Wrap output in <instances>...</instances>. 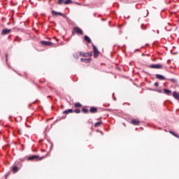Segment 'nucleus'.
<instances>
[{"label": "nucleus", "mask_w": 179, "mask_h": 179, "mask_svg": "<svg viewBox=\"0 0 179 179\" xmlns=\"http://www.w3.org/2000/svg\"><path fill=\"white\" fill-rule=\"evenodd\" d=\"M73 113H76V114H80V109L77 108L74 110Z\"/></svg>", "instance_id": "obj_21"}, {"label": "nucleus", "mask_w": 179, "mask_h": 179, "mask_svg": "<svg viewBox=\"0 0 179 179\" xmlns=\"http://www.w3.org/2000/svg\"><path fill=\"white\" fill-rule=\"evenodd\" d=\"M5 57H6V60L8 61V53H6V54H5Z\"/></svg>", "instance_id": "obj_27"}, {"label": "nucleus", "mask_w": 179, "mask_h": 179, "mask_svg": "<svg viewBox=\"0 0 179 179\" xmlns=\"http://www.w3.org/2000/svg\"><path fill=\"white\" fill-rule=\"evenodd\" d=\"M84 40H85V41H87V43H92V40L87 36H84Z\"/></svg>", "instance_id": "obj_13"}, {"label": "nucleus", "mask_w": 179, "mask_h": 179, "mask_svg": "<svg viewBox=\"0 0 179 179\" xmlns=\"http://www.w3.org/2000/svg\"><path fill=\"white\" fill-rule=\"evenodd\" d=\"M19 171V168L17 166L13 167V173H17Z\"/></svg>", "instance_id": "obj_18"}, {"label": "nucleus", "mask_w": 179, "mask_h": 179, "mask_svg": "<svg viewBox=\"0 0 179 179\" xmlns=\"http://www.w3.org/2000/svg\"><path fill=\"white\" fill-rule=\"evenodd\" d=\"M170 82H172V83H177V80L176 79H169Z\"/></svg>", "instance_id": "obj_24"}, {"label": "nucleus", "mask_w": 179, "mask_h": 179, "mask_svg": "<svg viewBox=\"0 0 179 179\" xmlns=\"http://www.w3.org/2000/svg\"><path fill=\"white\" fill-rule=\"evenodd\" d=\"M131 124H132L133 125H139L141 124V122L138 120H133L131 121Z\"/></svg>", "instance_id": "obj_9"}, {"label": "nucleus", "mask_w": 179, "mask_h": 179, "mask_svg": "<svg viewBox=\"0 0 179 179\" xmlns=\"http://www.w3.org/2000/svg\"><path fill=\"white\" fill-rule=\"evenodd\" d=\"M155 86H156V87H157L159 86V83H155Z\"/></svg>", "instance_id": "obj_28"}, {"label": "nucleus", "mask_w": 179, "mask_h": 179, "mask_svg": "<svg viewBox=\"0 0 179 179\" xmlns=\"http://www.w3.org/2000/svg\"><path fill=\"white\" fill-rule=\"evenodd\" d=\"M52 16H58V15H59V16H64L62 13L57 12L55 10L52 11Z\"/></svg>", "instance_id": "obj_8"}, {"label": "nucleus", "mask_w": 179, "mask_h": 179, "mask_svg": "<svg viewBox=\"0 0 179 179\" xmlns=\"http://www.w3.org/2000/svg\"><path fill=\"white\" fill-rule=\"evenodd\" d=\"M90 113H91L92 114H94L95 113H97V108L94 106L91 107L90 109Z\"/></svg>", "instance_id": "obj_10"}, {"label": "nucleus", "mask_w": 179, "mask_h": 179, "mask_svg": "<svg viewBox=\"0 0 179 179\" xmlns=\"http://www.w3.org/2000/svg\"><path fill=\"white\" fill-rule=\"evenodd\" d=\"M87 61H88V62H90V61H92V58L87 59Z\"/></svg>", "instance_id": "obj_29"}, {"label": "nucleus", "mask_w": 179, "mask_h": 179, "mask_svg": "<svg viewBox=\"0 0 179 179\" xmlns=\"http://www.w3.org/2000/svg\"><path fill=\"white\" fill-rule=\"evenodd\" d=\"M155 78L156 79H159V80H166V77L160 74H156Z\"/></svg>", "instance_id": "obj_7"}, {"label": "nucleus", "mask_w": 179, "mask_h": 179, "mask_svg": "<svg viewBox=\"0 0 179 179\" xmlns=\"http://www.w3.org/2000/svg\"><path fill=\"white\" fill-rule=\"evenodd\" d=\"M43 159H44V157H40V156H38V155H32L31 157H29L28 160L34 162L36 160H43Z\"/></svg>", "instance_id": "obj_1"}, {"label": "nucleus", "mask_w": 179, "mask_h": 179, "mask_svg": "<svg viewBox=\"0 0 179 179\" xmlns=\"http://www.w3.org/2000/svg\"><path fill=\"white\" fill-rule=\"evenodd\" d=\"M80 61H81V62H86V61H87V59L81 58Z\"/></svg>", "instance_id": "obj_26"}, {"label": "nucleus", "mask_w": 179, "mask_h": 179, "mask_svg": "<svg viewBox=\"0 0 179 179\" xmlns=\"http://www.w3.org/2000/svg\"><path fill=\"white\" fill-rule=\"evenodd\" d=\"M148 67L151 69H163V64H150Z\"/></svg>", "instance_id": "obj_2"}, {"label": "nucleus", "mask_w": 179, "mask_h": 179, "mask_svg": "<svg viewBox=\"0 0 179 179\" xmlns=\"http://www.w3.org/2000/svg\"><path fill=\"white\" fill-rule=\"evenodd\" d=\"M92 47H93V51H94V57L97 58V57L100 55V52H99V50L97 49L96 45H92Z\"/></svg>", "instance_id": "obj_4"}, {"label": "nucleus", "mask_w": 179, "mask_h": 179, "mask_svg": "<svg viewBox=\"0 0 179 179\" xmlns=\"http://www.w3.org/2000/svg\"><path fill=\"white\" fill-rule=\"evenodd\" d=\"M164 93H165V94H167L168 96H170V94H171V90L164 89Z\"/></svg>", "instance_id": "obj_15"}, {"label": "nucleus", "mask_w": 179, "mask_h": 179, "mask_svg": "<svg viewBox=\"0 0 179 179\" xmlns=\"http://www.w3.org/2000/svg\"><path fill=\"white\" fill-rule=\"evenodd\" d=\"M69 3H72V0H66L64 1V5H69Z\"/></svg>", "instance_id": "obj_19"}, {"label": "nucleus", "mask_w": 179, "mask_h": 179, "mask_svg": "<svg viewBox=\"0 0 179 179\" xmlns=\"http://www.w3.org/2000/svg\"><path fill=\"white\" fill-rule=\"evenodd\" d=\"M82 111L84 114H89V110L86 108H83Z\"/></svg>", "instance_id": "obj_16"}, {"label": "nucleus", "mask_w": 179, "mask_h": 179, "mask_svg": "<svg viewBox=\"0 0 179 179\" xmlns=\"http://www.w3.org/2000/svg\"><path fill=\"white\" fill-rule=\"evenodd\" d=\"M169 134H171V135H173V136H176V138H178V135H177L173 131H169Z\"/></svg>", "instance_id": "obj_22"}, {"label": "nucleus", "mask_w": 179, "mask_h": 179, "mask_svg": "<svg viewBox=\"0 0 179 179\" xmlns=\"http://www.w3.org/2000/svg\"><path fill=\"white\" fill-rule=\"evenodd\" d=\"M12 29H4L1 31V36H6L7 34H10Z\"/></svg>", "instance_id": "obj_5"}, {"label": "nucleus", "mask_w": 179, "mask_h": 179, "mask_svg": "<svg viewBox=\"0 0 179 179\" xmlns=\"http://www.w3.org/2000/svg\"><path fill=\"white\" fill-rule=\"evenodd\" d=\"M92 55H93V53L92 52H87V57H92Z\"/></svg>", "instance_id": "obj_25"}, {"label": "nucleus", "mask_w": 179, "mask_h": 179, "mask_svg": "<svg viewBox=\"0 0 179 179\" xmlns=\"http://www.w3.org/2000/svg\"><path fill=\"white\" fill-rule=\"evenodd\" d=\"M58 5H62V3H65V0H58Z\"/></svg>", "instance_id": "obj_20"}, {"label": "nucleus", "mask_w": 179, "mask_h": 179, "mask_svg": "<svg viewBox=\"0 0 179 179\" xmlns=\"http://www.w3.org/2000/svg\"><path fill=\"white\" fill-rule=\"evenodd\" d=\"M41 44H42L43 45H46L47 47H50V46L52 45V42L42 41H41Z\"/></svg>", "instance_id": "obj_6"}, {"label": "nucleus", "mask_w": 179, "mask_h": 179, "mask_svg": "<svg viewBox=\"0 0 179 179\" xmlns=\"http://www.w3.org/2000/svg\"><path fill=\"white\" fill-rule=\"evenodd\" d=\"M82 107V103L77 102L74 103V108H80Z\"/></svg>", "instance_id": "obj_14"}, {"label": "nucleus", "mask_w": 179, "mask_h": 179, "mask_svg": "<svg viewBox=\"0 0 179 179\" xmlns=\"http://www.w3.org/2000/svg\"><path fill=\"white\" fill-rule=\"evenodd\" d=\"M173 96L176 100H179V92H173Z\"/></svg>", "instance_id": "obj_12"}, {"label": "nucleus", "mask_w": 179, "mask_h": 179, "mask_svg": "<svg viewBox=\"0 0 179 179\" xmlns=\"http://www.w3.org/2000/svg\"><path fill=\"white\" fill-rule=\"evenodd\" d=\"M80 54L82 55V57H87V53L80 52Z\"/></svg>", "instance_id": "obj_23"}, {"label": "nucleus", "mask_w": 179, "mask_h": 179, "mask_svg": "<svg viewBox=\"0 0 179 179\" xmlns=\"http://www.w3.org/2000/svg\"><path fill=\"white\" fill-rule=\"evenodd\" d=\"M101 125H103V122H97L96 123H95L94 127H101Z\"/></svg>", "instance_id": "obj_17"}, {"label": "nucleus", "mask_w": 179, "mask_h": 179, "mask_svg": "<svg viewBox=\"0 0 179 179\" xmlns=\"http://www.w3.org/2000/svg\"><path fill=\"white\" fill-rule=\"evenodd\" d=\"M0 134H1V131H0Z\"/></svg>", "instance_id": "obj_30"}, {"label": "nucleus", "mask_w": 179, "mask_h": 179, "mask_svg": "<svg viewBox=\"0 0 179 179\" xmlns=\"http://www.w3.org/2000/svg\"><path fill=\"white\" fill-rule=\"evenodd\" d=\"M73 113V110L72 109H67L63 111V114H72Z\"/></svg>", "instance_id": "obj_11"}, {"label": "nucleus", "mask_w": 179, "mask_h": 179, "mask_svg": "<svg viewBox=\"0 0 179 179\" xmlns=\"http://www.w3.org/2000/svg\"><path fill=\"white\" fill-rule=\"evenodd\" d=\"M73 30V33H76V34H80V36L83 34V31H82V29L78 27H74Z\"/></svg>", "instance_id": "obj_3"}]
</instances>
